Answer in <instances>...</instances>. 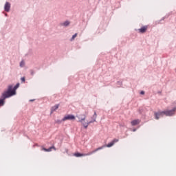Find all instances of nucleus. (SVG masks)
<instances>
[{
  "mask_svg": "<svg viewBox=\"0 0 176 176\" xmlns=\"http://www.w3.org/2000/svg\"><path fill=\"white\" fill-rule=\"evenodd\" d=\"M21 80L22 82H25V77H22V78H21Z\"/></svg>",
  "mask_w": 176,
  "mask_h": 176,
  "instance_id": "nucleus-17",
  "label": "nucleus"
},
{
  "mask_svg": "<svg viewBox=\"0 0 176 176\" xmlns=\"http://www.w3.org/2000/svg\"><path fill=\"white\" fill-rule=\"evenodd\" d=\"M32 75H34V72H32Z\"/></svg>",
  "mask_w": 176,
  "mask_h": 176,
  "instance_id": "nucleus-19",
  "label": "nucleus"
},
{
  "mask_svg": "<svg viewBox=\"0 0 176 176\" xmlns=\"http://www.w3.org/2000/svg\"><path fill=\"white\" fill-rule=\"evenodd\" d=\"M140 94H145V92H144V91H142L140 92Z\"/></svg>",
  "mask_w": 176,
  "mask_h": 176,
  "instance_id": "nucleus-18",
  "label": "nucleus"
},
{
  "mask_svg": "<svg viewBox=\"0 0 176 176\" xmlns=\"http://www.w3.org/2000/svg\"><path fill=\"white\" fill-rule=\"evenodd\" d=\"M4 10L6 12H9L10 10V3L9 2L6 3Z\"/></svg>",
  "mask_w": 176,
  "mask_h": 176,
  "instance_id": "nucleus-12",
  "label": "nucleus"
},
{
  "mask_svg": "<svg viewBox=\"0 0 176 176\" xmlns=\"http://www.w3.org/2000/svg\"><path fill=\"white\" fill-rule=\"evenodd\" d=\"M25 63H24V61L23 60H22L21 63H20V67H24V65H25Z\"/></svg>",
  "mask_w": 176,
  "mask_h": 176,
  "instance_id": "nucleus-16",
  "label": "nucleus"
},
{
  "mask_svg": "<svg viewBox=\"0 0 176 176\" xmlns=\"http://www.w3.org/2000/svg\"><path fill=\"white\" fill-rule=\"evenodd\" d=\"M164 115H166L164 111L156 112V113H155V119L157 120H159V119H160V118H163Z\"/></svg>",
  "mask_w": 176,
  "mask_h": 176,
  "instance_id": "nucleus-6",
  "label": "nucleus"
},
{
  "mask_svg": "<svg viewBox=\"0 0 176 176\" xmlns=\"http://www.w3.org/2000/svg\"><path fill=\"white\" fill-rule=\"evenodd\" d=\"M140 123H141V120L139 119L131 122V126H137V124H140Z\"/></svg>",
  "mask_w": 176,
  "mask_h": 176,
  "instance_id": "nucleus-11",
  "label": "nucleus"
},
{
  "mask_svg": "<svg viewBox=\"0 0 176 176\" xmlns=\"http://www.w3.org/2000/svg\"><path fill=\"white\" fill-rule=\"evenodd\" d=\"M20 86V84H16L14 88H13V85H9L8 90L5 92H3V96H5V98L6 97H12V96H14L16 95V90H17V89H19V87Z\"/></svg>",
  "mask_w": 176,
  "mask_h": 176,
  "instance_id": "nucleus-2",
  "label": "nucleus"
},
{
  "mask_svg": "<svg viewBox=\"0 0 176 176\" xmlns=\"http://www.w3.org/2000/svg\"><path fill=\"white\" fill-rule=\"evenodd\" d=\"M146 30H148V26L145 25V26L142 27L140 29H139L138 31L141 34H144V33L146 32Z\"/></svg>",
  "mask_w": 176,
  "mask_h": 176,
  "instance_id": "nucleus-10",
  "label": "nucleus"
},
{
  "mask_svg": "<svg viewBox=\"0 0 176 176\" xmlns=\"http://www.w3.org/2000/svg\"><path fill=\"white\" fill-rule=\"evenodd\" d=\"M77 118H78V122H80V123H82L85 129H87V127H89V124H90L91 123H94V122H96V119H97V113L95 112L94 115L92 116V120L87 122H85V120H86V115L85 114L77 116Z\"/></svg>",
  "mask_w": 176,
  "mask_h": 176,
  "instance_id": "nucleus-1",
  "label": "nucleus"
},
{
  "mask_svg": "<svg viewBox=\"0 0 176 176\" xmlns=\"http://www.w3.org/2000/svg\"><path fill=\"white\" fill-rule=\"evenodd\" d=\"M175 111H176V107H175L172 110L164 111L165 116H173V115H174V113H175Z\"/></svg>",
  "mask_w": 176,
  "mask_h": 176,
  "instance_id": "nucleus-5",
  "label": "nucleus"
},
{
  "mask_svg": "<svg viewBox=\"0 0 176 176\" xmlns=\"http://www.w3.org/2000/svg\"><path fill=\"white\" fill-rule=\"evenodd\" d=\"M75 119H76L75 116L72 114H68L65 116V117L62 119V122H65L67 120H75Z\"/></svg>",
  "mask_w": 176,
  "mask_h": 176,
  "instance_id": "nucleus-4",
  "label": "nucleus"
},
{
  "mask_svg": "<svg viewBox=\"0 0 176 176\" xmlns=\"http://www.w3.org/2000/svg\"><path fill=\"white\" fill-rule=\"evenodd\" d=\"M52 149L54 151H56V147H54V146H52L50 147L49 148H43L42 151H44L45 152H52Z\"/></svg>",
  "mask_w": 176,
  "mask_h": 176,
  "instance_id": "nucleus-9",
  "label": "nucleus"
},
{
  "mask_svg": "<svg viewBox=\"0 0 176 176\" xmlns=\"http://www.w3.org/2000/svg\"><path fill=\"white\" fill-rule=\"evenodd\" d=\"M133 131H135V129H133Z\"/></svg>",
  "mask_w": 176,
  "mask_h": 176,
  "instance_id": "nucleus-20",
  "label": "nucleus"
},
{
  "mask_svg": "<svg viewBox=\"0 0 176 176\" xmlns=\"http://www.w3.org/2000/svg\"><path fill=\"white\" fill-rule=\"evenodd\" d=\"M6 98H9V97H6L3 95V93L2 94V99H0V107H3V105H5V100H6Z\"/></svg>",
  "mask_w": 176,
  "mask_h": 176,
  "instance_id": "nucleus-8",
  "label": "nucleus"
},
{
  "mask_svg": "<svg viewBox=\"0 0 176 176\" xmlns=\"http://www.w3.org/2000/svg\"><path fill=\"white\" fill-rule=\"evenodd\" d=\"M62 25H64L65 27L69 25V21H65L63 23H62Z\"/></svg>",
  "mask_w": 176,
  "mask_h": 176,
  "instance_id": "nucleus-14",
  "label": "nucleus"
},
{
  "mask_svg": "<svg viewBox=\"0 0 176 176\" xmlns=\"http://www.w3.org/2000/svg\"><path fill=\"white\" fill-rule=\"evenodd\" d=\"M60 104H56L55 106L52 107L51 112H54L56 109H58Z\"/></svg>",
  "mask_w": 176,
  "mask_h": 176,
  "instance_id": "nucleus-13",
  "label": "nucleus"
},
{
  "mask_svg": "<svg viewBox=\"0 0 176 176\" xmlns=\"http://www.w3.org/2000/svg\"><path fill=\"white\" fill-rule=\"evenodd\" d=\"M101 149H104V146H100L98 148H96L95 150H94L88 153H76L74 154V156H76V157H80L82 156H90V155H93V153H96V152H98V151H101Z\"/></svg>",
  "mask_w": 176,
  "mask_h": 176,
  "instance_id": "nucleus-3",
  "label": "nucleus"
},
{
  "mask_svg": "<svg viewBox=\"0 0 176 176\" xmlns=\"http://www.w3.org/2000/svg\"><path fill=\"white\" fill-rule=\"evenodd\" d=\"M116 142H119V139H114L111 142L109 143L107 145L102 146H104L103 148H105V146H107V148H111V146H113V145H115Z\"/></svg>",
  "mask_w": 176,
  "mask_h": 176,
  "instance_id": "nucleus-7",
  "label": "nucleus"
},
{
  "mask_svg": "<svg viewBox=\"0 0 176 176\" xmlns=\"http://www.w3.org/2000/svg\"><path fill=\"white\" fill-rule=\"evenodd\" d=\"M76 36H78V33H76L74 35L72 36V41H74V39H75Z\"/></svg>",
  "mask_w": 176,
  "mask_h": 176,
  "instance_id": "nucleus-15",
  "label": "nucleus"
}]
</instances>
